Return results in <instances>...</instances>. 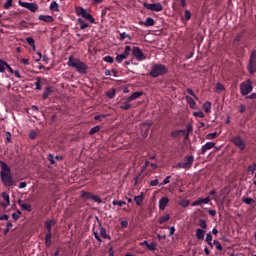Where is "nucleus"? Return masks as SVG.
<instances>
[{
	"mask_svg": "<svg viewBox=\"0 0 256 256\" xmlns=\"http://www.w3.org/2000/svg\"><path fill=\"white\" fill-rule=\"evenodd\" d=\"M146 247H147L148 251H157V244H155L153 242L150 244L148 243Z\"/></svg>",
	"mask_w": 256,
	"mask_h": 256,
	"instance_id": "a19ab883",
	"label": "nucleus"
},
{
	"mask_svg": "<svg viewBox=\"0 0 256 256\" xmlns=\"http://www.w3.org/2000/svg\"><path fill=\"white\" fill-rule=\"evenodd\" d=\"M216 137H217V132L209 133L207 135V139H210V140L215 139Z\"/></svg>",
	"mask_w": 256,
	"mask_h": 256,
	"instance_id": "338daca9",
	"label": "nucleus"
},
{
	"mask_svg": "<svg viewBox=\"0 0 256 256\" xmlns=\"http://www.w3.org/2000/svg\"><path fill=\"white\" fill-rule=\"evenodd\" d=\"M132 55L137 59V61H145L147 59V56L143 53L141 48L134 46L132 49Z\"/></svg>",
	"mask_w": 256,
	"mask_h": 256,
	"instance_id": "1a4fd4ad",
	"label": "nucleus"
},
{
	"mask_svg": "<svg viewBox=\"0 0 256 256\" xmlns=\"http://www.w3.org/2000/svg\"><path fill=\"white\" fill-rule=\"evenodd\" d=\"M50 10L51 11H59V4H57L55 1H52L50 4Z\"/></svg>",
	"mask_w": 256,
	"mask_h": 256,
	"instance_id": "ea45409f",
	"label": "nucleus"
},
{
	"mask_svg": "<svg viewBox=\"0 0 256 256\" xmlns=\"http://www.w3.org/2000/svg\"><path fill=\"white\" fill-rule=\"evenodd\" d=\"M52 237H53V234H46V236H45L46 247H51V238Z\"/></svg>",
	"mask_w": 256,
	"mask_h": 256,
	"instance_id": "72a5a7b5",
	"label": "nucleus"
},
{
	"mask_svg": "<svg viewBox=\"0 0 256 256\" xmlns=\"http://www.w3.org/2000/svg\"><path fill=\"white\" fill-rule=\"evenodd\" d=\"M78 24L80 25L81 31L89 27V25L85 22V20H83V18H78Z\"/></svg>",
	"mask_w": 256,
	"mask_h": 256,
	"instance_id": "c85d7f7f",
	"label": "nucleus"
},
{
	"mask_svg": "<svg viewBox=\"0 0 256 256\" xmlns=\"http://www.w3.org/2000/svg\"><path fill=\"white\" fill-rule=\"evenodd\" d=\"M124 39H128V41H131V39L133 38L125 32L120 33V41H124Z\"/></svg>",
	"mask_w": 256,
	"mask_h": 256,
	"instance_id": "4c0bfd02",
	"label": "nucleus"
},
{
	"mask_svg": "<svg viewBox=\"0 0 256 256\" xmlns=\"http://www.w3.org/2000/svg\"><path fill=\"white\" fill-rule=\"evenodd\" d=\"M131 101H129V98L126 99V101L120 106V109L123 111H129L131 109Z\"/></svg>",
	"mask_w": 256,
	"mask_h": 256,
	"instance_id": "bb28decb",
	"label": "nucleus"
},
{
	"mask_svg": "<svg viewBox=\"0 0 256 256\" xmlns=\"http://www.w3.org/2000/svg\"><path fill=\"white\" fill-rule=\"evenodd\" d=\"M35 87L37 91H41V79L38 77L37 81L35 82Z\"/></svg>",
	"mask_w": 256,
	"mask_h": 256,
	"instance_id": "5fc2aeb1",
	"label": "nucleus"
},
{
	"mask_svg": "<svg viewBox=\"0 0 256 256\" xmlns=\"http://www.w3.org/2000/svg\"><path fill=\"white\" fill-rule=\"evenodd\" d=\"M211 201V198H199L198 200L192 202V207H197L199 205H207Z\"/></svg>",
	"mask_w": 256,
	"mask_h": 256,
	"instance_id": "9b49d317",
	"label": "nucleus"
},
{
	"mask_svg": "<svg viewBox=\"0 0 256 256\" xmlns=\"http://www.w3.org/2000/svg\"><path fill=\"white\" fill-rule=\"evenodd\" d=\"M55 223H57V220L55 219H50L45 221L44 225H45V229L47 230L46 234H52V227L53 225H55Z\"/></svg>",
	"mask_w": 256,
	"mask_h": 256,
	"instance_id": "f8f14e48",
	"label": "nucleus"
},
{
	"mask_svg": "<svg viewBox=\"0 0 256 256\" xmlns=\"http://www.w3.org/2000/svg\"><path fill=\"white\" fill-rule=\"evenodd\" d=\"M199 227H201V229H206L207 228V222L205 221V219H200L198 222Z\"/></svg>",
	"mask_w": 256,
	"mask_h": 256,
	"instance_id": "49530a36",
	"label": "nucleus"
},
{
	"mask_svg": "<svg viewBox=\"0 0 256 256\" xmlns=\"http://www.w3.org/2000/svg\"><path fill=\"white\" fill-rule=\"evenodd\" d=\"M11 227H13V223L8 222L6 224V229L4 230V235H7V233H9V229H11Z\"/></svg>",
	"mask_w": 256,
	"mask_h": 256,
	"instance_id": "6e6d98bb",
	"label": "nucleus"
},
{
	"mask_svg": "<svg viewBox=\"0 0 256 256\" xmlns=\"http://www.w3.org/2000/svg\"><path fill=\"white\" fill-rule=\"evenodd\" d=\"M213 236L211 235V233H207L206 234V242L208 243V245L210 247H213Z\"/></svg>",
	"mask_w": 256,
	"mask_h": 256,
	"instance_id": "c9c22d12",
	"label": "nucleus"
},
{
	"mask_svg": "<svg viewBox=\"0 0 256 256\" xmlns=\"http://www.w3.org/2000/svg\"><path fill=\"white\" fill-rule=\"evenodd\" d=\"M166 229H170L168 237L175 235V226H168V227H166Z\"/></svg>",
	"mask_w": 256,
	"mask_h": 256,
	"instance_id": "4d7b16f0",
	"label": "nucleus"
},
{
	"mask_svg": "<svg viewBox=\"0 0 256 256\" xmlns=\"http://www.w3.org/2000/svg\"><path fill=\"white\" fill-rule=\"evenodd\" d=\"M67 65H68V67H73L74 69H76V71L78 73H81V75H87L89 66H87V64H85L80 59L70 56V57H68Z\"/></svg>",
	"mask_w": 256,
	"mask_h": 256,
	"instance_id": "f03ea898",
	"label": "nucleus"
},
{
	"mask_svg": "<svg viewBox=\"0 0 256 256\" xmlns=\"http://www.w3.org/2000/svg\"><path fill=\"white\" fill-rule=\"evenodd\" d=\"M38 19L39 21H44V23H53V21H55L53 16L50 15H40Z\"/></svg>",
	"mask_w": 256,
	"mask_h": 256,
	"instance_id": "f3484780",
	"label": "nucleus"
},
{
	"mask_svg": "<svg viewBox=\"0 0 256 256\" xmlns=\"http://www.w3.org/2000/svg\"><path fill=\"white\" fill-rule=\"evenodd\" d=\"M18 205L21 207L22 211H32L31 204H25L23 203V200H19Z\"/></svg>",
	"mask_w": 256,
	"mask_h": 256,
	"instance_id": "aec40b11",
	"label": "nucleus"
},
{
	"mask_svg": "<svg viewBox=\"0 0 256 256\" xmlns=\"http://www.w3.org/2000/svg\"><path fill=\"white\" fill-rule=\"evenodd\" d=\"M143 92H134L131 96L128 97V101H135L139 99V97H142Z\"/></svg>",
	"mask_w": 256,
	"mask_h": 256,
	"instance_id": "393cba45",
	"label": "nucleus"
},
{
	"mask_svg": "<svg viewBox=\"0 0 256 256\" xmlns=\"http://www.w3.org/2000/svg\"><path fill=\"white\" fill-rule=\"evenodd\" d=\"M87 12V10H85V8L83 7H76V15H78V17H83V15Z\"/></svg>",
	"mask_w": 256,
	"mask_h": 256,
	"instance_id": "c756f323",
	"label": "nucleus"
},
{
	"mask_svg": "<svg viewBox=\"0 0 256 256\" xmlns=\"http://www.w3.org/2000/svg\"><path fill=\"white\" fill-rule=\"evenodd\" d=\"M247 107L245 106V104H240V106L238 107V111L239 113H245Z\"/></svg>",
	"mask_w": 256,
	"mask_h": 256,
	"instance_id": "052dcab7",
	"label": "nucleus"
},
{
	"mask_svg": "<svg viewBox=\"0 0 256 256\" xmlns=\"http://www.w3.org/2000/svg\"><path fill=\"white\" fill-rule=\"evenodd\" d=\"M181 135H185V130H174L171 132V137L174 139H178V137H181Z\"/></svg>",
	"mask_w": 256,
	"mask_h": 256,
	"instance_id": "b1692460",
	"label": "nucleus"
},
{
	"mask_svg": "<svg viewBox=\"0 0 256 256\" xmlns=\"http://www.w3.org/2000/svg\"><path fill=\"white\" fill-rule=\"evenodd\" d=\"M253 91V81L251 79H247L246 81L240 84V93L243 97H247L249 93Z\"/></svg>",
	"mask_w": 256,
	"mask_h": 256,
	"instance_id": "20e7f679",
	"label": "nucleus"
},
{
	"mask_svg": "<svg viewBox=\"0 0 256 256\" xmlns=\"http://www.w3.org/2000/svg\"><path fill=\"white\" fill-rule=\"evenodd\" d=\"M243 203H245L246 205H251V203H255V200H253V198H249V197H243L242 198Z\"/></svg>",
	"mask_w": 256,
	"mask_h": 256,
	"instance_id": "58836bf2",
	"label": "nucleus"
},
{
	"mask_svg": "<svg viewBox=\"0 0 256 256\" xmlns=\"http://www.w3.org/2000/svg\"><path fill=\"white\" fill-rule=\"evenodd\" d=\"M143 7H145V9H148V11H155L156 13H159L160 11H163V5L161 3H147L144 2L143 3Z\"/></svg>",
	"mask_w": 256,
	"mask_h": 256,
	"instance_id": "6e6552de",
	"label": "nucleus"
},
{
	"mask_svg": "<svg viewBox=\"0 0 256 256\" xmlns=\"http://www.w3.org/2000/svg\"><path fill=\"white\" fill-rule=\"evenodd\" d=\"M216 91H225V86H223L221 82H218L216 84Z\"/></svg>",
	"mask_w": 256,
	"mask_h": 256,
	"instance_id": "864d4df0",
	"label": "nucleus"
},
{
	"mask_svg": "<svg viewBox=\"0 0 256 256\" xmlns=\"http://www.w3.org/2000/svg\"><path fill=\"white\" fill-rule=\"evenodd\" d=\"M170 219H171V215L166 214L159 219V223L160 225H163V223H167V221H169Z\"/></svg>",
	"mask_w": 256,
	"mask_h": 256,
	"instance_id": "2f4dec72",
	"label": "nucleus"
},
{
	"mask_svg": "<svg viewBox=\"0 0 256 256\" xmlns=\"http://www.w3.org/2000/svg\"><path fill=\"white\" fill-rule=\"evenodd\" d=\"M213 244L215 245L216 249L218 251H223V246L221 245V242L217 241V240H214L213 241Z\"/></svg>",
	"mask_w": 256,
	"mask_h": 256,
	"instance_id": "de8ad7c7",
	"label": "nucleus"
},
{
	"mask_svg": "<svg viewBox=\"0 0 256 256\" xmlns=\"http://www.w3.org/2000/svg\"><path fill=\"white\" fill-rule=\"evenodd\" d=\"M29 138L30 139H37V132L35 130H32L30 133H29Z\"/></svg>",
	"mask_w": 256,
	"mask_h": 256,
	"instance_id": "680f3d73",
	"label": "nucleus"
},
{
	"mask_svg": "<svg viewBox=\"0 0 256 256\" xmlns=\"http://www.w3.org/2000/svg\"><path fill=\"white\" fill-rule=\"evenodd\" d=\"M231 143H233V145H235V147H237L238 149H240V151H245L246 147H247V143L245 142V140H243V138L239 135L236 136H232L231 137Z\"/></svg>",
	"mask_w": 256,
	"mask_h": 256,
	"instance_id": "423d86ee",
	"label": "nucleus"
},
{
	"mask_svg": "<svg viewBox=\"0 0 256 256\" xmlns=\"http://www.w3.org/2000/svg\"><path fill=\"white\" fill-rule=\"evenodd\" d=\"M169 179H171V176H167L164 180L163 183H160L159 186L163 187V185L169 184Z\"/></svg>",
	"mask_w": 256,
	"mask_h": 256,
	"instance_id": "0e129e2a",
	"label": "nucleus"
},
{
	"mask_svg": "<svg viewBox=\"0 0 256 256\" xmlns=\"http://www.w3.org/2000/svg\"><path fill=\"white\" fill-rule=\"evenodd\" d=\"M11 7H13V0H6L4 3V8L11 9Z\"/></svg>",
	"mask_w": 256,
	"mask_h": 256,
	"instance_id": "8fccbe9b",
	"label": "nucleus"
},
{
	"mask_svg": "<svg viewBox=\"0 0 256 256\" xmlns=\"http://www.w3.org/2000/svg\"><path fill=\"white\" fill-rule=\"evenodd\" d=\"M101 131V126L97 125L90 129L89 135H95V133H99Z\"/></svg>",
	"mask_w": 256,
	"mask_h": 256,
	"instance_id": "7c9ffc66",
	"label": "nucleus"
},
{
	"mask_svg": "<svg viewBox=\"0 0 256 256\" xmlns=\"http://www.w3.org/2000/svg\"><path fill=\"white\" fill-rule=\"evenodd\" d=\"M184 17H185L186 21H190L191 20V11L185 10Z\"/></svg>",
	"mask_w": 256,
	"mask_h": 256,
	"instance_id": "603ef678",
	"label": "nucleus"
},
{
	"mask_svg": "<svg viewBox=\"0 0 256 256\" xmlns=\"http://www.w3.org/2000/svg\"><path fill=\"white\" fill-rule=\"evenodd\" d=\"M205 113H211V102L207 101L203 104Z\"/></svg>",
	"mask_w": 256,
	"mask_h": 256,
	"instance_id": "473e14b6",
	"label": "nucleus"
},
{
	"mask_svg": "<svg viewBox=\"0 0 256 256\" xmlns=\"http://www.w3.org/2000/svg\"><path fill=\"white\" fill-rule=\"evenodd\" d=\"M195 161V157L193 155L185 156L183 162H179L176 165V169H191L193 167V163Z\"/></svg>",
	"mask_w": 256,
	"mask_h": 256,
	"instance_id": "39448f33",
	"label": "nucleus"
},
{
	"mask_svg": "<svg viewBox=\"0 0 256 256\" xmlns=\"http://www.w3.org/2000/svg\"><path fill=\"white\" fill-rule=\"evenodd\" d=\"M83 19H85L86 21H89L92 25H95V18H93V15H91V14H89V13H87V11L86 12H84V14H83Z\"/></svg>",
	"mask_w": 256,
	"mask_h": 256,
	"instance_id": "412c9836",
	"label": "nucleus"
},
{
	"mask_svg": "<svg viewBox=\"0 0 256 256\" xmlns=\"http://www.w3.org/2000/svg\"><path fill=\"white\" fill-rule=\"evenodd\" d=\"M1 197L4 199V201H6L1 203V207H4V209L9 207V205H11V199L9 197V194H7L6 192H2Z\"/></svg>",
	"mask_w": 256,
	"mask_h": 256,
	"instance_id": "ddd939ff",
	"label": "nucleus"
},
{
	"mask_svg": "<svg viewBox=\"0 0 256 256\" xmlns=\"http://www.w3.org/2000/svg\"><path fill=\"white\" fill-rule=\"evenodd\" d=\"M129 55H131V46H125L124 52L116 56L117 63H123V60L127 59Z\"/></svg>",
	"mask_w": 256,
	"mask_h": 256,
	"instance_id": "9d476101",
	"label": "nucleus"
},
{
	"mask_svg": "<svg viewBox=\"0 0 256 256\" xmlns=\"http://www.w3.org/2000/svg\"><path fill=\"white\" fill-rule=\"evenodd\" d=\"M99 231L103 239H108L109 241H111V235L107 234V230L103 227V225H101V222H99Z\"/></svg>",
	"mask_w": 256,
	"mask_h": 256,
	"instance_id": "dca6fc26",
	"label": "nucleus"
},
{
	"mask_svg": "<svg viewBox=\"0 0 256 256\" xmlns=\"http://www.w3.org/2000/svg\"><path fill=\"white\" fill-rule=\"evenodd\" d=\"M103 61H105V63H113L114 59L111 56H106L103 58Z\"/></svg>",
	"mask_w": 256,
	"mask_h": 256,
	"instance_id": "e2e57ef3",
	"label": "nucleus"
},
{
	"mask_svg": "<svg viewBox=\"0 0 256 256\" xmlns=\"http://www.w3.org/2000/svg\"><path fill=\"white\" fill-rule=\"evenodd\" d=\"M48 161L50 165H55V156L53 154H48Z\"/></svg>",
	"mask_w": 256,
	"mask_h": 256,
	"instance_id": "3c124183",
	"label": "nucleus"
},
{
	"mask_svg": "<svg viewBox=\"0 0 256 256\" xmlns=\"http://www.w3.org/2000/svg\"><path fill=\"white\" fill-rule=\"evenodd\" d=\"M26 42L28 45H30V47H32L33 51L37 49V46H35V39L33 37L26 38Z\"/></svg>",
	"mask_w": 256,
	"mask_h": 256,
	"instance_id": "cd10ccee",
	"label": "nucleus"
},
{
	"mask_svg": "<svg viewBox=\"0 0 256 256\" xmlns=\"http://www.w3.org/2000/svg\"><path fill=\"white\" fill-rule=\"evenodd\" d=\"M196 237L197 239H200L201 241H203V239H205V230L198 228L196 230Z\"/></svg>",
	"mask_w": 256,
	"mask_h": 256,
	"instance_id": "a878e982",
	"label": "nucleus"
},
{
	"mask_svg": "<svg viewBox=\"0 0 256 256\" xmlns=\"http://www.w3.org/2000/svg\"><path fill=\"white\" fill-rule=\"evenodd\" d=\"M115 94H116L115 88H113L112 90H110V91H108V92L106 93V95H107V97H108L109 99H115Z\"/></svg>",
	"mask_w": 256,
	"mask_h": 256,
	"instance_id": "c03bdc74",
	"label": "nucleus"
},
{
	"mask_svg": "<svg viewBox=\"0 0 256 256\" xmlns=\"http://www.w3.org/2000/svg\"><path fill=\"white\" fill-rule=\"evenodd\" d=\"M247 69H248V72L250 73V75H255V72H256V60L249 59V63H248Z\"/></svg>",
	"mask_w": 256,
	"mask_h": 256,
	"instance_id": "4468645a",
	"label": "nucleus"
},
{
	"mask_svg": "<svg viewBox=\"0 0 256 256\" xmlns=\"http://www.w3.org/2000/svg\"><path fill=\"white\" fill-rule=\"evenodd\" d=\"M140 25H144V27H153L155 25V20L151 17L146 18V21H141Z\"/></svg>",
	"mask_w": 256,
	"mask_h": 256,
	"instance_id": "6ab92c4d",
	"label": "nucleus"
},
{
	"mask_svg": "<svg viewBox=\"0 0 256 256\" xmlns=\"http://www.w3.org/2000/svg\"><path fill=\"white\" fill-rule=\"evenodd\" d=\"M250 59L252 61H256V49L252 50L251 55H250Z\"/></svg>",
	"mask_w": 256,
	"mask_h": 256,
	"instance_id": "774afa93",
	"label": "nucleus"
},
{
	"mask_svg": "<svg viewBox=\"0 0 256 256\" xmlns=\"http://www.w3.org/2000/svg\"><path fill=\"white\" fill-rule=\"evenodd\" d=\"M112 205H117L118 207H123V205H127V202L123 201V200H114L112 201Z\"/></svg>",
	"mask_w": 256,
	"mask_h": 256,
	"instance_id": "79ce46f5",
	"label": "nucleus"
},
{
	"mask_svg": "<svg viewBox=\"0 0 256 256\" xmlns=\"http://www.w3.org/2000/svg\"><path fill=\"white\" fill-rule=\"evenodd\" d=\"M92 201H95V203H103V200L98 195L92 194Z\"/></svg>",
	"mask_w": 256,
	"mask_h": 256,
	"instance_id": "09e8293b",
	"label": "nucleus"
},
{
	"mask_svg": "<svg viewBox=\"0 0 256 256\" xmlns=\"http://www.w3.org/2000/svg\"><path fill=\"white\" fill-rule=\"evenodd\" d=\"M191 203V201H189V200H187V199H181L180 201H179V205L181 206V207H189V204Z\"/></svg>",
	"mask_w": 256,
	"mask_h": 256,
	"instance_id": "e433bc0d",
	"label": "nucleus"
},
{
	"mask_svg": "<svg viewBox=\"0 0 256 256\" xmlns=\"http://www.w3.org/2000/svg\"><path fill=\"white\" fill-rule=\"evenodd\" d=\"M83 199H92L93 194L91 192L82 191Z\"/></svg>",
	"mask_w": 256,
	"mask_h": 256,
	"instance_id": "a18cd8bd",
	"label": "nucleus"
},
{
	"mask_svg": "<svg viewBox=\"0 0 256 256\" xmlns=\"http://www.w3.org/2000/svg\"><path fill=\"white\" fill-rule=\"evenodd\" d=\"M193 116L200 117V119H203V117H205V114H203L202 111H199V112H193Z\"/></svg>",
	"mask_w": 256,
	"mask_h": 256,
	"instance_id": "bf43d9fd",
	"label": "nucleus"
},
{
	"mask_svg": "<svg viewBox=\"0 0 256 256\" xmlns=\"http://www.w3.org/2000/svg\"><path fill=\"white\" fill-rule=\"evenodd\" d=\"M169 73V69H167V66L163 64H155L152 66L151 71L149 72L150 77H153V79H157V77H161L162 75H167Z\"/></svg>",
	"mask_w": 256,
	"mask_h": 256,
	"instance_id": "7ed1b4c3",
	"label": "nucleus"
},
{
	"mask_svg": "<svg viewBox=\"0 0 256 256\" xmlns=\"http://www.w3.org/2000/svg\"><path fill=\"white\" fill-rule=\"evenodd\" d=\"M1 171L0 179L4 187H15V182L13 181V175L11 174V167L7 163L0 161Z\"/></svg>",
	"mask_w": 256,
	"mask_h": 256,
	"instance_id": "f257e3e1",
	"label": "nucleus"
},
{
	"mask_svg": "<svg viewBox=\"0 0 256 256\" xmlns=\"http://www.w3.org/2000/svg\"><path fill=\"white\" fill-rule=\"evenodd\" d=\"M186 100L187 103L189 104V107H191V109H195V100H193L190 96H186Z\"/></svg>",
	"mask_w": 256,
	"mask_h": 256,
	"instance_id": "f704fd0d",
	"label": "nucleus"
},
{
	"mask_svg": "<svg viewBox=\"0 0 256 256\" xmlns=\"http://www.w3.org/2000/svg\"><path fill=\"white\" fill-rule=\"evenodd\" d=\"M158 204H159V209H160V211H165L167 205H169V198H167V197H162V198L159 200Z\"/></svg>",
	"mask_w": 256,
	"mask_h": 256,
	"instance_id": "2eb2a0df",
	"label": "nucleus"
},
{
	"mask_svg": "<svg viewBox=\"0 0 256 256\" xmlns=\"http://www.w3.org/2000/svg\"><path fill=\"white\" fill-rule=\"evenodd\" d=\"M213 147H215V143L213 142H207L205 145L202 146L201 151H202V155H205V153H207V151H209V149H213Z\"/></svg>",
	"mask_w": 256,
	"mask_h": 256,
	"instance_id": "a211bd4d",
	"label": "nucleus"
},
{
	"mask_svg": "<svg viewBox=\"0 0 256 256\" xmlns=\"http://www.w3.org/2000/svg\"><path fill=\"white\" fill-rule=\"evenodd\" d=\"M5 137H6V143H11V132L7 131L5 133Z\"/></svg>",
	"mask_w": 256,
	"mask_h": 256,
	"instance_id": "69168bd1",
	"label": "nucleus"
},
{
	"mask_svg": "<svg viewBox=\"0 0 256 256\" xmlns=\"http://www.w3.org/2000/svg\"><path fill=\"white\" fill-rule=\"evenodd\" d=\"M53 93V89H51V86H47L45 88L44 93L42 94V99L45 101L46 99L49 98V95Z\"/></svg>",
	"mask_w": 256,
	"mask_h": 256,
	"instance_id": "5701e85b",
	"label": "nucleus"
},
{
	"mask_svg": "<svg viewBox=\"0 0 256 256\" xmlns=\"http://www.w3.org/2000/svg\"><path fill=\"white\" fill-rule=\"evenodd\" d=\"M18 3L20 7H24V9H28V11H31V13H37V11H39V5H37V3L35 2L29 3V2H23L20 0Z\"/></svg>",
	"mask_w": 256,
	"mask_h": 256,
	"instance_id": "0eeeda50",
	"label": "nucleus"
},
{
	"mask_svg": "<svg viewBox=\"0 0 256 256\" xmlns=\"http://www.w3.org/2000/svg\"><path fill=\"white\" fill-rule=\"evenodd\" d=\"M5 67H7V62L0 59V73H5Z\"/></svg>",
	"mask_w": 256,
	"mask_h": 256,
	"instance_id": "37998d69",
	"label": "nucleus"
},
{
	"mask_svg": "<svg viewBox=\"0 0 256 256\" xmlns=\"http://www.w3.org/2000/svg\"><path fill=\"white\" fill-rule=\"evenodd\" d=\"M143 199H145L143 192H141L140 195L134 197V201L138 207L143 204Z\"/></svg>",
	"mask_w": 256,
	"mask_h": 256,
	"instance_id": "4be33fe9",
	"label": "nucleus"
},
{
	"mask_svg": "<svg viewBox=\"0 0 256 256\" xmlns=\"http://www.w3.org/2000/svg\"><path fill=\"white\" fill-rule=\"evenodd\" d=\"M256 167L252 164L250 166H248V173H251V175H253L255 173Z\"/></svg>",
	"mask_w": 256,
	"mask_h": 256,
	"instance_id": "13d9d810",
	"label": "nucleus"
}]
</instances>
